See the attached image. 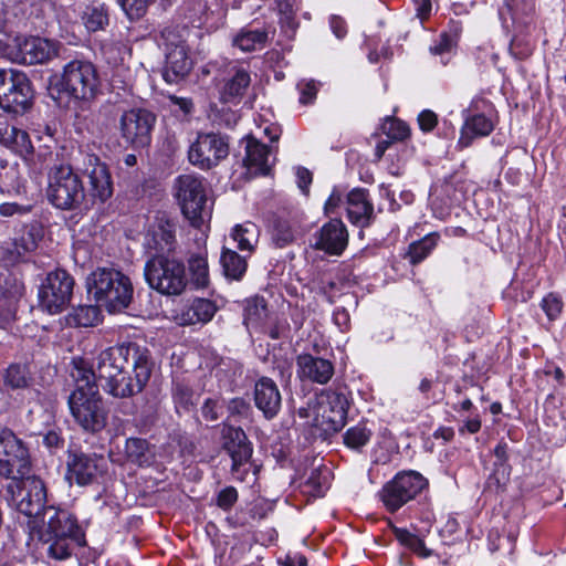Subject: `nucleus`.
Wrapping results in <instances>:
<instances>
[{
	"mask_svg": "<svg viewBox=\"0 0 566 566\" xmlns=\"http://www.w3.org/2000/svg\"><path fill=\"white\" fill-rule=\"evenodd\" d=\"M25 255L14 240L0 247V262L6 268L23 261Z\"/></svg>",
	"mask_w": 566,
	"mask_h": 566,
	"instance_id": "nucleus-49",
	"label": "nucleus"
},
{
	"mask_svg": "<svg viewBox=\"0 0 566 566\" xmlns=\"http://www.w3.org/2000/svg\"><path fill=\"white\" fill-rule=\"evenodd\" d=\"M221 409L222 406L219 405L218 400L209 398L203 402L201 407V413L205 420L216 421L221 415Z\"/></svg>",
	"mask_w": 566,
	"mask_h": 566,
	"instance_id": "nucleus-60",
	"label": "nucleus"
},
{
	"mask_svg": "<svg viewBox=\"0 0 566 566\" xmlns=\"http://www.w3.org/2000/svg\"><path fill=\"white\" fill-rule=\"evenodd\" d=\"M251 85L250 71L240 65L229 67L223 85L220 90V99L224 103L239 104Z\"/></svg>",
	"mask_w": 566,
	"mask_h": 566,
	"instance_id": "nucleus-24",
	"label": "nucleus"
},
{
	"mask_svg": "<svg viewBox=\"0 0 566 566\" xmlns=\"http://www.w3.org/2000/svg\"><path fill=\"white\" fill-rule=\"evenodd\" d=\"M331 475L327 467L313 469L302 486V492L311 497L324 496L331 485Z\"/></svg>",
	"mask_w": 566,
	"mask_h": 566,
	"instance_id": "nucleus-35",
	"label": "nucleus"
},
{
	"mask_svg": "<svg viewBox=\"0 0 566 566\" xmlns=\"http://www.w3.org/2000/svg\"><path fill=\"white\" fill-rule=\"evenodd\" d=\"M8 481L4 488V497L9 505L25 516H38L48 506L46 488L44 482L36 475L29 473H15Z\"/></svg>",
	"mask_w": 566,
	"mask_h": 566,
	"instance_id": "nucleus-7",
	"label": "nucleus"
},
{
	"mask_svg": "<svg viewBox=\"0 0 566 566\" xmlns=\"http://www.w3.org/2000/svg\"><path fill=\"white\" fill-rule=\"evenodd\" d=\"M220 263L226 277L233 281H240L248 269L245 258L229 248L222 249Z\"/></svg>",
	"mask_w": 566,
	"mask_h": 566,
	"instance_id": "nucleus-36",
	"label": "nucleus"
},
{
	"mask_svg": "<svg viewBox=\"0 0 566 566\" xmlns=\"http://www.w3.org/2000/svg\"><path fill=\"white\" fill-rule=\"evenodd\" d=\"M238 501V491L233 486L222 489L217 495V505L223 511H229Z\"/></svg>",
	"mask_w": 566,
	"mask_h": 566,
	"instance_id": "nucleus-58",
	"label": "nucleus"
},
{
	"mask_svg": "<svg viewBox=\"0 0 566 566\" xmlns=\"http://www.w3.org/2000/svg\"><path fill=\"white\" fill-rule=\"evenodd\" d=\"M125 452L127 458L138 465L150 463L149 443L142 438H128L125 443Z\"/></svg>",
	"mask_w": 566,
	"mask_h": 566,
	"instance_id": "nucleus-43",
	"label": "nucleus"
},
{
	"mask_svg": "<svg viewBox=\"0 0 566 566\" xmlns=\"http://www.w3.org/2000/svg\"><path fill=\"white\" fill-rule=\"evenodd\" d=\"M150 352L136 343L120 344L102 350L96 358V373L99 381L113 379L123 369L132 368L134 360L149 356Z\"/></svg>",
	"mask_w": 566,
	"mask_h": 566,
	"instance_id": "nucleus-12",
	"label": "nucleus"
},
{
	"mask_svg": "<svg viewBox=\"0 0 566 566\" xmlns=\"http://www.w3.org/2000/svg\"><path fill=\"white\" fill-rule=\"evenodd\" d=\"M31 101V82L25 74L14 70H0V107L20 114L30 107Z\"/></svg>",
	"mask_w": 566,
	"mask_h": 566,
	"instance_id": "nucleus-13",
	"label": "nucleus"
},
{
	"mask_svg": "<svg viewBox=\"0 0 566 566\" xmlns=\"http://www.w3.org/2000/svg\"><path fill=\"white\" fill-rule=\"evenodd\" d=\"M31 471L30 454L24 442L8 427L0 428V475L12 478L13 474Z\"/></svg>",
	"mask_w": 566,
	"mask_h": 566,
	"instance_id": "nucleus-16",
	"label": "nucleus"
},
{
	"mask_svg": "<svg viewBox=\"0 0 566 566\" xmlns=\"http://www.w3.org/2000/svg\"><path fill=\"white\" fill-rule=\"evenodd\" d=\"M3 146L20 155L30 154L33 149L28 133L10 125Z\"/></svg>",
	"mask_w": 566,
	"mask_h": 566,
	"instance_id": "nucleus-44",
	"label": "nucleus"
},
{
	"mask_svg": "<svg viewBox=\"0 0 566 566\" xmlns=\"http://www.w3.org/2000/svg\"><path fill=\"white\" fill-rule=\"evenodd\" d=\"M348 398L344 391L327 389L322 392L317 401V413L311 424L324 427L326 431H338L346 422Z\"/></svg>",
	"mask_w": 566,
	"mask_h": 566,
	"instance_id": "nucleus-17",
	"label": "nucleus"
},
{
	"mask_svg": "<svg viewBox=\"0 0 566 566\" xmlns=\"http://www.w3.org/2000/svg\"><path fill=\"white\" fill-rule=\"evenodd\" d=\"M272 238L279 247H284L294 240V232L287 223L279 222L273 230Z\"/></svg>",
	"mask_w": 566,
	"mask_h": 566,
	"instance_id": "nucleus-56",
	"label": "nucleus"
},
{
	"mask_svg": "<svg viewBox=\"0 0 566 566\" xmlns=\"http://www.w3.org/2000/svg\"><path fill=\"white\" fill-rule=\"evenodd\" d=\"M42 239V229L38 223H30L22 228L19 238L14 239L18 247L27 254L33 252Z\"/></svg>",
	"mask_w": 566,
	"mask_h": 566,
	"instance_id": "nucleus-46",
	"label": "nucleus"
},
{
	"mask_svg": "<svg viewBox=\"0 0 566 566\" xmlns=\"http://www.w3.org/2000/svg\"><path fill=\"white\" fill-rule=\"evenodd\" d=\"M71 377L75 382V389L88 391V389H97L96 378L97 373L84 358H73Z\"/></svg>",
	"mask_w": 566,
	"mask_h": 566,
	"instance_id": "nucleus-34",
	"label": "nucleus"
},
{
	"mask_svg": "<svg viewBox=\"0 0 566 566\" xmlns=\"http://www.w3.org/2000/svg\"><path fill=\"white\" fill-rule=\"evenodd\" d=\"M193 10L196 13L189 15L190 23L192 25L201 27L206 20L203 19V14H206V3L202 0H195Z\"/></svg>",
	"mask_w": 566,
	"mask_h": 566,
	"instance_id": "nucleus-64",
	"label": "nucleus"
},
{
	"mask_svg": "<svg viewBox=\"0 0 566 566\" xmlns=\"http://www.w3.org/2000/svg\"><path fill=\"white\" fill-rule=\"evenodd\" d=\"M254 402L266 419L274 418L282 403L281 392L275 381L269 377H261L254 386Z\"/></svg>",
	"mask_w": 566,
	"mask_h": 566,
	"instance_id": "nucleus-25",
	"label": "nucleus"
},
{
	"mask_svg": "<svg viewBox=\"0 0 566 566\" xmlns=\"http://www.w3.org/2000/svg\"><path fill=\"white\" fill-rule=\"evenodd\" d=\"M81 19L88 32L105 30L109 23L108 8L103 2L93 1L85 7Z\"/></svg>",
	"mask_w": 566,
	"mask_h": 566,
	"instance_id": "nucleus-32",
	"label": "nucleus"
},
{
	"mask_svg": "<svg viewBox=\"0 0 566 566\" xmlns=\"http://www.w3.org/2000/svg\"><path fill=\"white\" fill-rule=\"evenodd\" d=\"M297 90L300 92L298 102L302 105L312 104L315 101L317 92H318L317 84L313 80H311V81L303 80V81L298 82Z\"/></svg>",
	"mask_w": 566,
	"mask_h": 566,
	"instance_id": "nucleus-53",
	"label": "nucleus"
},
{
	"mask_svg": "<svg viewBox=\"0 0 566 566\" xmlns=\"http://www.w3.org/2000/svg\"><path fill=\"white\" fill-rule=\"evenodd\" d=\"M155 115L143 108H132L123 113L119 119L122 137L135 148L150 144Z\"/></svg>",
	"mask_w": 566,
	"mask_h": 566,
	"instance_id": "nucleus-19",
	"label": "nucleus"
},
{
	"mask_svg": "<svg viewBox=\"0 0 566 566\" xmlns=\"http://www.w3.org/2000/svg\"><path fill=\"white\" fill-rule=\"evenodd\" d=\"M439 239V233L431 232L424 235L422 239L412 242L409 245L407 253L410 263L418 264L422 262L437 247Z\"/></svg>",
	"mask_w": 566,
	"mask_h": 566,
	"instance_id": "nucleus-41",
	"label": "nucleus"
},
{
	"mask_svg": "<svg viewBox=\"0 0 566 566\" xmlns=\"http://www.w3.org/2000/svg\"><path fill=\"white\" fill-rule=\"evenodd\" d=\"M297 376L301 380H308L319 385L327 384L334 376V365L331 360L302 354L296 359Z\"/></svg>",
	"mask_w": 566,
	"mask_h": 566,
	"instance_id": "nucleus-23",
	"label": "nucleus"
},
{
	"mask_svg": "<svg viewBox=\"0 0 566 566\" xmlns=\"http://www.w3.org/2000/svg\"><path fill=\"white\" fill-rule=\"evenodd\" d=\"M112 196L109 169L90 146L78 149L72 165H54L48 172L46 198L57 209L74 210L84 201L103 205Z\"/></svg>",
	"mask_w": 566,
	"mask_h": 566,
	"instance_id": "nucleus-1",
	"label": "nucleus"
},
{
	"mask_svg": "<svg viewBox=\"0 0 566 566\" xmlns=\"http://www.w3.org/2000/svg\"><path fill=\"white\" fill-rule=\"evenodd\" d=\"M74 279L65 270L49 272L39 286V306L49 314H59L70 304Z\"/></svg>",
	"mask_w": 566,
	"mask_h": 566,
	"instance_id": "nucleus-11",
	"label": "nucleus"
},
{
	"mask_svg": "<svg viewBox=\"0 0 566 566\" xmlns=\"http://www.w3.org/2000/svg\"><path fill=\"white\" fill-rule=\"evenodd\" d=\"M67 403L74 421L85 432L98 433L106 427L108 411L98 389H74Z\"/></svg>",
	"mask_w": 566,
	"mask_h": 566,
	"instance_id": "nucleus-8",
	"label": "nucleus"
},
{
	"mask_svg": "<svg viewBox=\"0 0 566 566\" xmlns=\"http://www.w3.org/2000/svg\"><path fill=\"white\" fill-rule=\"evenodd\" d=\"M418 124L422 132H431L438 124L436 113L430 109H424L418 115Z\"/></svg>",
	"mask_w": 566,
	"mask_h": 566,
	"instance_id": "nucleus-61",
	"label": "nucleus"
},
{
	"mask_svg": "<svg viewBox=\"0 0 566 566\" xmlns=\"http://www.w3.org/2000/svg\"><path fill=\"white\" fill-rule=\"evenodd\" d=\"M177 220L158 212L145 235V245L156 253L170 254L177 248Z\"/></svg>",
	"mask_w": 566,
	"mask_h": 566,
	"instance_id": "nucleus-21",
	"label": "nucleus"
},
{
	"mask_svg": "<svg viewBox=\"0 0 566 566\" xmlns=\"http://www.w3.org/2000/svg\"><path fill=\"white\" fill-rule=\"evenodd\" d=\"M87 293L109 313L126 310L133 301L130 279L114 268H97L86 279Z\"/></svg>",
	"mask_w": 566,
	"mask_h": 566,
	"instance_id": "nucleus-3",
	"label": "nucleus"
},
{
	"mask_svg": "<svg viewBox=\"0 0 566 566\" xmlns=\"http://www.w3.org/2000/svg\"><path fill=\"white\" fill-rule=\"evenodd\" d=\"M159 44L165 50V64L163 78L168 84H176L184 80L192 69L188 46L176 27H165L160 31Z\"/></svg>",
	"mask_w": 566,
	"mask_h": 566,
	"instance_id": "nucleus-9",
	"label": "nucleus"
},
{
	"mask_svg": "<svg viewBox=\"0 0 566 566\" xmlns=\"http://www.w3.org/2000/svg\"><path fill=\"white\" fill-rule=\"evenodd\" d=\"M313 248L329 255H342L348 245V231L339 219H332L315 233Z\"/></svg>",
	"mask_w": 566,
	"mask_h": 566,
	"instance_id": "nucleus-22",
	"label": "nucleus"
},
{
	"mask_svg": "<svg viewBox=\"0 0 566 566\" xmlns=\"http://www.w3.org/2000/svg\"><path fill=\"white\" fill-rule=\"evenodd\" d=\"M541 307L546 314L548 321H556L562 314L563 302L557 294L549 293L545 297H543L541 302Z\"/></svg>",
	"mask_w": 566,
	"mask_h": 566,
	"instance_id": "nucleus-51",
	"label": "nucleus"
},
{
	"mask_svg": "<svg viewBox=\"0 0 566 566\" xmlns=\"http://www.w3.org/2000/svg\"><path fill=\"white\" fill-rule=\"evenodd\" d=\"M269 313L266 302L263 297H251L247 300L244 306V319L243 323L247 328L259 331L264 328Z\"/></svg>",
	"mask_w": 566,
	"mask_h": 566,
	"instance_id": "nucleus-33",
	"label": "nucleus"
},
{
	"mask_svg": "<svg viewBox=\"0 0 566 566\" xmlns=\"http://www.w3.org/2000/svg\"><path fill=\"white\" fill-rule=\"evenodd\" d=\"M190 282L196 290L208 287L210 283L209 265L206 252L192 254L188 259Z\"/></svg>",
	"mask_w": 566,
	"mask_h": 566,
	"instance_id": "nucleus-37",
	"label": "nucleus"
},
{
	"mask_svg": "<svg viewBox=\"0 0 566 566\" xmlns=\"http://www.w3.org/2000/svg\"><path fill=\"white\" fill-rule=\"evenodd\" d=\"M99 305H78L66 316V323L74 327H91L101 322Z\"/></svg>",
	"mask_w": 566,
	"mask_h": 566,
	"instance_id": "nucleus-38",
	"label": "nucleus"
},
{
	"mask_svg": "<svg viewBox=\"0 0 566 566\" xmlns=\"http://www.w3.org/2000/svg\"><path fill=\"white\" fill-rule=\"evenodd\" d=\"M154 363L151 356H143L140 360H134L132 369L134 377L129 376L128 369H123L113 379L102 381L101 386L105 392L115 398H128L140 392L148 382Z\"/></svg>",
	"mask_w": 566,
	"mask_h": 566,
	"instance_id": "nucleus-15",
	"label": "nucleus"
},
{
	"mask_svg": "<svg viewBox=\"0 0 566 566\" xmlns=\"http://www.w3.org/2000/svg\"><path fill=\"white\" fill-rule=\"evenodd\" d=\"M333 322L342 332L348 331L350 325L348 311L344 307L335 308L333 312Z\"/></svg>",
	"mask_w": 566,
	"mask_h": 566,
	"instance_id": "nucleus-63",
	"label": "nucleus"
},
{
	"mask_svg": "<svg viewBox=\"0 0 566 566\" xmlns=\"http://www.w3.org/2000/svg\"><path fill=\"white\" fill-rule=\"evenodd\" d=\"M59 92L82 103H91L101 91V77L96 65L85 57H75L62 67Z\"/></svg>",
	"mask_w": 566,
	"mask_h": 566,
	"instance_id": "nucleus-5",
	"label": "nucleus"
},
{
	"mask_svg": "<svg viewBox=\"0 0 566 566\" xmlns=\"http://www.w3.org/2000/svg\"><path fill=\"white\" fill-rule=\"evenodd\" d=\"M60 43L41 36H19L12 61L23 65L45 64L59 55Z\"/></svg>",
	"mask_w": 566,
	"mask_h": 566,
	"instance_id": "nucleus-20",
	"label": "nucleus"
},
{
	"mask_svg": "<svg viewBox=\"0 0 566 566\" xmlns=\"http://www.w3.org/2000/svg\"><path fill=\"white\" fill-rule=\"evenodd\" d=\"M381 132L391 142L403 140L410 134L409 126L403 120L391 117H388L384 120L381 124Z\"/></svg>",
	"mask_w": 566,
	"mask_h": 566,
	"instance_id": "nucleus-47",
	"label": "nucleus"
},
{
	"mask_svg": "<svg viewBox=\"0 0 566 566\" xmlns=\"http://www.w3.org/2000/svg\"><path fill=\"white\" fill-rule=\"evenodd\" d=\"M31 376L25 365L12 364L10 365L4 375V385L11 389H23L29 387Z\"/></svg>",
	"mask_w": 566,
	"mask_h": 566,
	"instance_id": "nucleus-45",
	"label": "nucleus"
},
{
	"mask_svg": "<svg viewBox=\"0 0 566 566\" xmlns=\"http://www.w3.org/2000/svg\"><path fill=\"white\" fill-rule=\"evenodd\" d=\"M144 275L153 290L167 296L181 295L188 285L185 263L170 254L155 253L145 263Z\"/></svg>",
	"mask_w": 566,
	"mask_h": 566,
	"instance_id": "nucleus-6",
	"label": "nucleus"
},
{
	"mask_svg": "<svg viewBox=\"0 0 566 566\" xmlns=\"http://www.w3.org/2000/svg\"><path fill=\"white\" fill-rule=\"evenodd\" d=\"M229 155V139L220 133H199L188 149L189 163L202 170L218 166Z\"/></svg>",
	"mask_w": 566,
	"mask_h": 566,
	"instance_id": "nucleus-14",
	"label": "nucleus"
},
{
	"mask_svg": "<svg viewBox=\"0 0 566 566\" xmlns=\"http://www.w3.org/2000/svg\"><path fill=\"white\" fill-rule=\"evenodd\" d=\"M348 220L360 228L368 227L374 219V206L365 189L356 188L347 195Z\"/></svg>",
	"mask_w": 566,
	"mask_h": 566,
	"instance_id": "nucleus-26",
	"label": "nucleus"
},
{
	"mask_svg": "<svg viewBox=\"0 0 566 566\" xmlns=\"http://www.w3.org/2000/svg\"><path fill=\"white\" fill-rule=\"evenodd\" d=\"M279 10L281 14L280 21L282 25L294 31L297 28V22L295 20V12L290 2L286 0H280Z\"/></svg>",
	"mask_w": 566,
	"mask_h": 566,
	"instance_id": "nucleus-57",
	"label": "nucleus"
},
{
	"mask_svg": "<svg viewBox=\"0 0 566 566\" xmlns=\"http://www.w3.org/2000/svg\"><path fill=\"white\" fill-rule=\"evenodd\" d=\"M371 436L373 430L368 427V422L360 421L345 431L343 440L347 448L354 451H360L369 443Z\"/></svg>",
	"mask_w": 566,
	"mask_h": 566,
	"instance_id": "nucleus-40",
	"label": "nucleus"
},
{
	"mask_svg": "<svg viewBox=\"0 0 566 566\" xmlns=\"http://www.w3.org/2000/svg\"><path fill=\"white\" fill-rule=\"evenodd\" d=\"M3 284L0 283L1 293L9 300H18L24 293L23 282L10 272L1 273Z\"/></svg>",
	"mask_w": 566,
	"mask_h": 566,
	"instance_id": "nucleus-48",
	"label": "nucleus"
},
{
	"mask_svg": "<svg viewBox=\"0 0 566 566\" xmlns=\"http://www.w3.org/2000/svg\"><path fill=\"white\" fill-rule=\"evenodd\" d=\"M172 398L177 409L182 408L188 410V408L193 405V391L189 386L182 382H176L174 385Z\"/></svg>",
	"mask_w": 566,
	"mask_h": 566,
	"instance_id": "nucleus-50",
	"label": "nucleus"
},
{
	"mask_svg": "<svg viewBox=\"0 0 566 566\" xmlns=\"http://www.w3.org/2000/svg\"><path fill=\"white\" fill-rule=\"evenodd\" d=\"M394 534L402 546L407 547L419 557L428 558L432 555V551L426 547L423 539L410 533L408 530L395 527Z\"/></svg>",
	"mask_w": 566,
	"mask_h": 566,
	"instance_id": "nucleus-42",
	"label": "nucleus"
},
{
	"mask_svg": "<svg viewBox=\"0 0 566 566\" xmlns=\"http://www.w3.org/2000/svg\"><path fill=\"white\" fill-rule=\"evenodd\" d=\"M239 457L231 458L232 465H231V473L234 480L238 481H245L247 476L251 470V457H245L238 459Z\"/></svg>",
	"mask_w": 566,
	"mask_h": 566,
	"instance_id": "nucleus-54",
	"label": "nucleus"
},
{
	"mask_svg": "<svg viewBox=\"0 0 566 566\" xmlns=\"http://www.w3.org/2000/svg\"><path fill=\"white\" fill-rule=\"evenodd\" d=\"M44 528L41 542L45 555L53 560H66L77 547L86 544L85 533L70 511L48 506L42 513Z\"/></svg>",
	"mask_w": 566,
	"mask_h": 566,
	"instance_id": "nucleus-2",
	"label": "nucleus"
},
{
	"mask_svg": "<svg viewBox=\"0 0 566 566\" xmlns=\"http://www.w3.org/2000/svg\"><path fill=\"white\" fill-rule=\"evenodd\" d=\"M118 4L130 20L139 19L151 0H117Z\"/></svg>",
	"mask_w": 566,
	"mask_h": 566,
	"instance_id": "nucleus-52",
	"label": "nucleus"
},
{
	"mask_svg": "<svg viewBox=\"0 0 566 566\" xmlns=\"http://www.w3.org/2000/svg\"><path fill=\"white\" fill-rule=\"evenodd\" d=\"M249 410L250 405L243 398H233L228 402V411L231 416H247Z\"/></svg>",
	"mask_w": 566,
	"mask_h": 566,
	"instance_id": "nucleus-62",
	"label": "nucleus"
},
{
	"mask_svg": "<svg viewBox=\"0 0 566 566\" xmlns=\"http://www.w3.org/2000/svg\"><path fill=\"white\" fill-rule=\"evenodd\" d=\"M216 312L214 302L208 298H195L176 314V321L181 326L206 324L213 318Z\"/></svg>",
	"mask_w": 566,
	"mask_h": 566,
	"instance_id": "nucleus-27",
	"label": "nucleus"
},
{
	"mask_svg": "<svg viewBox=\"0 0 566 566\" xmlns=\"http://www.w3.org/2000/svg\"><path fill=\"white\" fill-rule=\"evenodd\" d=\"M270 148L253 137H249L245 146L244 164L253 175H268L271 166L269 164Z\"/></svg>",
	"mask_w": 566,
	"mask_h": 566,
	"instance_id": "nucleus-29",
	"label": "nucleus"
},
{
	"mask_svg": "<svg viewBox=\"0 0 566 566\" xmlns=\"http://www.w3.org/2000/svg\"><path fill=\"white\" fill-rule=\"evenodd\" d=\"M427 484V479L419 472L401 471L382 486L379 496L386 510L395 513L415 500Z\"/></svg>",
	"mask_w": 566,
	"mask_h": 566,
	"instance_id": "nucleus-10",
	"label": "nucleus"
},
{
	"mask_svg": "<svg viewBox=\"0 0 566 566\" xmlns=\"http://www.w3.org/2000/svg\"><path fill=\"white\" fill-rule=\"evenodd\" d=\"M464 124L461 128V135L458 144L461 147H469L476 137H484L492 133L494 123L484 114L469 115V111H463Z\"/></svg>",
	"mask_w": 566,
	"mask_h": 566,
	"instance_id": "nucleus-28",
	"label": "nucleus"
},
{
	"mask_svg": "<svg viewBox=\"0 0 566 566\" xmlns=\"http://www.w3.org/2000/svg\"><path fill=\"white\" fill-rule=\"evenodd\" d=\"M457 45V36L442 33L437 43L430 46V52L434 55H443L451 53Z\"/></svg>",
	"mask_w": 566,
	"mask_h": 566,
	"instance_id": "nucleus-55",
	"label": "nucleus"
},
{
	"mask_svg": "<svg viewBox=\"0 0 566 566\" xmlns=\"http://www.w3.org/2000/svg\"><path fill=\"white\" fill-rule=\"evenodd\" d=\"M32 209L30 205H20L17 202H3L0 205V216L10 218L14 216H24Z\"/></svg>",
	"mask_w": 566,
	"mask_h": 566,
	"instance_id": "nucleus-59",
	"label": "nucleus"
},
{
	"mask_svg": "<svg viewBox=\"0 0 566 566\" xmlns=\"http://www.w3.org/2000/svg\"><path fill=\"white\" fill-rule=\"evenodd\" d=\"M222 437L223 448L231 458L239 457L238 459H241L242 457H252V446L241 428L223 424Z\"/></svg>",
	"mask_w": 566,
	"mask_h": 566,
	"instance_id": "nucleus-30",
	"label": "nucleus"
},
{
	"mask_svg": "<svg viewBox=\"0 0 566 566\" xmlns=\"http://www.w3.org/2000/svg\"><path fill=\"white\" fill-rule=\"evenodd\" d=\"M106 461L103 455L69 451L66 459L65 479L80 486L93 484L103 474Z\"/></svg>",
	"mask_w": 566,
	"mask_h": 566,
	"instance_id": "nucleus-18",
	"label": "nucleus"
},
{
	"mask_svg": "<svg viewBox=\"0 0 566 566\" xmlns=\"http://www.w3.org/2000/svg\"><path fill=\"white\" fill-rule=\"evenodd\" d=\"M260 230L256 224L252 222H245L237 224L230 234L231 239L237 243V248L241 251H248L251 253L258 241Z\"/></svg>",
	"mask_w": 566,
	"mask_h": 566,
	"instance_id": "nucleus-39",
	"label": "nucleus"
},
{
	"mask_svg": "<svg viewBox=\"0 0 566 566\" xmlns=\"http://www.w3.org/2000/svg\"><path fill=\"white\" fill-rule=\"evenodd\" d=\"M268 33L263 29L242 28L232 36V46L242 52H252L265 46Z\"/></svg>",
	"mask_w": 566,
	"mask_h": 566,
	"instance_id": "nucleus-31",
	"label": "nucleus"
},
{
	"mask_svg": "<svg viewBox=\"0 0 566 566\" xmlns=\"http://www.w3.org/2000/svg\"><path fill=\"white\" fill-rule=\"evenodd\" d=\"M174 197L184 218L191 227L201 229L209 223L212 207L208 203L205 178L197 174H184L174 181Z\"/></svg>",
	"mask_w": 566,
	"mask_h": 566,
	"instance_id": "nucleus-4",
	"label": "nucleus"
}]
</instances>
